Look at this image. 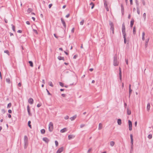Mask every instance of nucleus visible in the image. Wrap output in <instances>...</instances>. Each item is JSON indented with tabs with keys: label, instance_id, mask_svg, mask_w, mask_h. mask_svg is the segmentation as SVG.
<instances>
[{
	"label": "nucleus",
	"instance_id": "nucleus-21",
	"mask_svg": "<svg viewBox=\"0 0 153 153\" xmlns=\"http://www.w3.org/2000/svg\"><path fill=\"white\" fill-rule=\"evenodd\" d=\"M102 128V124L101 123H100L98 126V129L101 130Z\"/></svg>",
	"mask_w": 153,
	"mask_h": 153
},
{
	"label": "nucleus",
	"instance_id": "nucleus-20",
	"mask_svg": "<svg viewBox=\"0 0 153 153\" xmlns=\"http://www.w3.org/2000/svg\"><path fill=\"white\" fill-rule=\"evenodd\" d=\"M117 123L118 125H120L122 124L121 120L120 119H119L117 120Z\"/></svg>",
	"mask_w": 153,
	"mask_h": 153
},
{
	"label": "nucleus",
	"instance_id": "nucleus-40",
	"mask_svg": "<svg viewBox=\"0 0 153 153\" xmlns=\"http://www.w3.org/2000/svg\"><path fill=\"white\" fill-rule=\"evenodd\" d=\"M84 20H82L80 22V24L81 25H83L84 24Z\"/></svg>",
	"mask_w": 153,
	"mask_h": 153
},
{
	"label": "nucleus",
	"instance_id": "nucleus-36",
	"mask_svg": "<svg viewBox=\"0 0 153 153\" xmlns=\"http://www.w3.org/2000/svg\"><path fill=\"white\" fill-rule=\"evenodd\" d=\"M152 137V135L151 134H149L148 136V138L149 139H151Z\"/></svg>",
	"mask_w": 153,
	"mask_h": 153
},
{
	"label": "nucleus",
	"instance_id": "nucleus-12",
	"mask_svg": "<svg viewBox=\"0 0 153 153\" xmlns=\"http://www.w3.org/2000/svg\"><path fill=\"white\" fill-rule=\"evenodd\" d=\"M28 102L31 104L33 103V100L32 98H30L28 100Z\"/></svg>",
	"mask_w": 153,
	"mask_h": 153
},
{
	"label": "nucleus",
	"instance_id": "nucleus-19",
	"mask_svg": "<svg viewBox=\"0 0 153 153\" xmlns=\"http://www.w3.org/2000/svg\"><path fill=\"white\" fill-rule=\"evenodd\" d=\"M75 136L73 135H69L68 136V139L69 140H71Z\"/></svg>",
	"mask_w": 153,
	"mask_h": 153
},
{
	"label": "nucleus",
	"instance_id": "nucleus-52",
	"mask_svg": "<svg viewBox=\"0 0 153 153\" xmlns=\"http://www.w3.org/2000/svg\"><path fill=\"white\" fill-rule=\"evenodd\" d=\"M77 57V55H75L73 57V58L74 59H76Z\"/></svg>",
	"mask_w": 153,
	"mask_h": 153
},
{
	"label": "nucleus",
	"instance_id": "nucleus-64",
	"mask_svg": "<svg viewBox=\"0 0 153 153\" xmlns=\"http://www.w3.org/2000/svg\"><path fill=\"white\" fill-rule=\"evenodd\" d=\"M18 85L19 87H21V83L19 82L18 84Z\"/></svg>",
	"mask_w": 153,
	"mask_h": 153
},
{
	"label": "nucleus",
	"instance_id": "nucleus-2",
	"mask_svg": "<svg viewBox=\"0 0 153 153\" xmlns=\"http://www.w3.org/2000/svg\"><path fill=\"white\" fill-rule=\"evenodd\" d=\"M130 139H131V150L130 153H132V152L133 151V136L132 134H131L130 135Z\"/></svg>",
	"mask_w": 153,
	"mask_h": 153
},
{
	"label": "nucleus",
	"instance_id": "nucleus-25",
	"mask_svg": "<svg viewBox=\"0 0 153 153\" xmlns=\"http://www.w3.org/2000/svg\"><path fill=\"white\" fill-rule=\"evenodd\" d=\"M109 25H110V26H111V27H114V25L113 24V22L111 21H109Z\"/></svg>",
	"mask_w": 153,
	"mask_h": 153
},
{
	"label": "nucleus",
	"instance_id": "nucleus-46",
	"mask_svg": "<svg viewBox=\"0 0 153 153\" xmlns=\"http://www.w3.org/2000/svg\"><path fill=\"white\" fill-rule=\"evenodd\" d=\"M1 112L3 114H4L5 113V111L4 109H2L1 110Z\"/></svg>",
	"mask_w": 153,
	"mask_h": 153
},
{
	"label": "nucleus",
	"instance_id": "nucleus-35",
	"mask_svg": "<svg viewBox=\"0 0 153 153\" xmlns=\"http://www.w3.org/2000/svg\"><path fill=\"white\" fill-rule=\"evenodd\" d=\"M11 103H8L7 105V108H10L11 106Z\"/></svg>",
	"mask_w": 153,
	"mask_h": 153
},
{
	"label": "nucleus",
	"instance_id": "nucleus-63",
	"mask_svg": "<svg viewBox=\"0 0 153 153\" xmlns=\"http://www.w3.org/2000/svg\"><path fill=\"white\" fill-rule=\"evenodd\" d=\"M124 107L125 108H126V107L127 106V104L126 103H124Z\"/></svg>",
	"mask_w": 153,
	"mask_h": 153
},
{
	"label": "nucleus",
	"instance_id": "nucleus-26",
	"mask_svg": "<svg viewBox=\"0 0 153 153\" xmlns=\"http://www.w3.org/2000/svg\"><path fill=\"white\" fill-rule=\"evenodd\" d=\"M104 5L105 7V8L108 10V8L107 6V3L106 1H104Z\"/></svg>",
	"mask_w": 153,
	"mask_h": 153
},
{
	"label": "nucleus",
	"instance_id": "nucleus-50",
	"mask_svg": "<svg viewBox=\"0 0 153 153\" xmlns=\"http://www.w3.org/2000/svg\"><path fill=\"white\" fill-rule=\"evenodd\" d=\"M85 126V125L84 124H82L80 125V127L81 128H82L83 127H84Z\"/></svg>",
	"mask_w": 153,
	"mask_h": 153
},
{
	"label": "nucleus",
	"instance_id": "nucleus-13",
	"mask_svg": "<svg viewBox=\"0 0 153 153\" xmlns=\"http://www.w3.org/2000/svg\"><path fill=\"white\" fill-rule=\"evenodd\" d=\"M67 129L66 128H63V129H61L60 131V132H61V133H64L66 131H67Z\"/></svg>",
	"mask_w": 153,
	"mask_h": 153
},
{
	"label": "nucleus",
	"instance_id": "nucleus-11",
	"mask_svg": "<svg viewBox=\"0 0 153 153\" xmlns=\"http://www.w3.org/2000/svg\"><path fill=\"white\" fill-rule=\"evenodd\" d=\"M43 140L47 143H48L49 141V140L47 137L43 138Z\"/></svg>",
	"mask_w": 153,
	"mask_h": 153
},
{
	"label": "nucleus",
	"instance_id": "nucleus-32",
	"mask_svg": "<svg viewBox=\"0 0 153 153\" xmlns=\"http://www.w3.org/2000/svg\"><path fill=\"white\" fill-rule=\"evenodd\" d=\"M48 83L49 85H50V86H51V87H53V84L52 82L51 81L49 82H48Z\"/></svg>",
	"mask_w": 153,
	"mask_h": 153
},
{
	"label": "nucleus",
	"instance_id": "nucleus-24",
	"mask_svg": "<svg viewBox=\"0 0 153 153\" xmlns=\"http://www.w3.org/2000/svg\"><path fill=\"white\" fill-rule=\"evenodd\" d=\"M28 63L30 64V65L31 67H33V62L32 61H29L28 62Z\"/></svg>",
	"mask_w": 153,
	"mask_h": 153
},
{
	"label": "nucleus",
	"instance_id": "nucleus-51",
	"mask_svg": "<svg viewBox=\"0 0 153 153\" xmlns=\"http://www.w3.org/2000/svg\"><path fill=\"white\" fill-rule=\"evenodd\" d=\"M92 150V149L91 148H90L88 150V153H89Z\"/></svg>",
	"mask_w": 153,
	"mask_h": 153
},
{
	"label": "nucleus",
	"instance_id": "nucleus-53",
	"mask_svg": "<svg viewBox=\"0 0 153 153\" xmlns=\"http://www.w3.org/2000/svg\"><path fill=\"white\" fill-rule=\"evenodd\" d=\"M74 28H73L71 30V32L72 33H74Z\"/></svg>",
	"mask_w": 153,
	"mask_h": 153
},
{
	"label": "nucleus",
	"instance_id": "nucleus-47",
	"mask_svg": "<svg viewBox=\"0 0 153 153\" xmlns=\"http://www.w3.org/2000/svg\"><path fill=\"white\" fill-rule=\"evenodd\" d=\"M64 118L65 120H67L69 118V117L68 115H66L65 117Z\"/></svg>",
	"mask_w": 153,
	"mask_h": 153
},
{
	"label": "nucleus",
	"instance_id": "nucleus-42",
	"mask_svg": "<svg viewBox=\"0 0 153 153\" xmlns=\"http://www.w3.org/2000/svg\"><path fill=\"white\" fill-rule=\"evenodd\" d=\"M146 13H144V14H143V17L144 18V20H145L146 18Z\"/></svg>",
	"mask_w": 153,
	"mask_h": 153
},
{
	"label": "nucleus",
	"instance_id": "nucleus-10",
	"mask_svg": "<svg viewBox=\"0 0 153 153\" xmlns=\"http://www.w3.org/2000/svg\"><path fill=\"white\" fill-rule=\"evenodd\" d=\"M27 111L28 114L29 116H31L32 115L31 113L30 112V107L29 105L27 106Z\"/></svg>",
	"mask_w": 153,
	"mask_h": 153
},
{
	"label": "nucleus",
	"instance_id": "nucleus-48",
	"mask_svg": "<svg viewBox=\"0 0 153 153\" xmlns=\"http://www.w3.org/2000/svg\"><path fill=\"white\" fill-rule=\"evenodd\" d=\"M41 105H42L41 104V103H39L37 105V107L38 108H39V107H40L41 106Z\"/></svg>",
	"mask_w": 153,
	"mask_h": 153
},
{
	"label": "nucleus",
	"instance_id": "nucleus-5",
	"mask_svg": "<svg viewBox=\"0 0 153 153\" xmlns=\"http://www.w3.org/2000/svg\"><path fill=\"white\" fill-rule=\"evenodd\" d=\"M49 131L51 132L53 130V124L52 122H50L49 124Z\"/></svg>",
	"mask_w": 153,
	"mask_h": 153
},
{
	"label": "nucleus",
	"instance_id": "nucleus-34",
	"mask_svg": "<svg viewBox=\"0 0 153 153\" xmlns=\"http://www.w3.org/2000/svg\"><path fill=\"white\" fill-rule=\"evenodd\" d=\"M133 34H136V29H135V27H133Z\"/></svg>",
	"mask_w": 153,
	"mask_h": 153
},
{
	"label": "nucleus",
	"instance_id": "nucleus-9",
	"mask_svg": "<svg viewBox=\"0 0 153 153\" xmlns=\"http://www.w3.org/2000/svg\"><path fill=\"white\" fill-rule=\"evenodd\" d=\"M28 139L27 136L26 135L24 137V143H25L26 144L27 143H28Z\"/></svg>",
	"mask_w": 153,
	"mask_h": 153
},
{
	"label": "nucleus",
	"instance_id": "nucleus-15",
	"mask_svg": "<svg viewBox=\"0 0 153 153\" xmlns=\"http://www.w3.org/2000/svg\"><path fill=\"white\" fill-rule=\"evenodd\" d=\"M149 38H148V39H147V40H146V41H145V47L146 48L147 46V45H148V42L149 41Z\"/></svg>",
	"mask_w": 153,
	"mask_h": 153
},
{
	"label": "nucleus",
	"instance_id": "nucleus-1",
	"mask_svg": "<svg viewBox=\"0 0 153 153\" xmlns=\"http://www.w3.org/2000/svg\"><path fill=\"white\" fill-rule=\"evenodd\" d=\"M122 33H123V38L124 39V42L125 44L126 43V28L124 23L122 24Z\"/></svg>",
	"mask_w": 153,
	"mask_h": 153
},
{
	"label": "nucleus",
	"instance_id": "nucleus-30",
	"mask_svg": "<svg viewBox=\"0 0 153 153\" xmlns=\"http://www.w3.org/2000/svg\"><path fill=\"white\" fill-rule=\"evenodd\" d=\"M11 26H12V29L15 32H16V30H15V26L13 24H12L11 25Z\"/></svg>",
	"mask_w": 153,
	"mask_h": 153
},
{
	"label": "nucleus",
	"instance_id": "nucleus-54",
	"mask_svg": "<svg viewBox=\"0 0 153 153\" xmlns=\"http://www.w3.org/2000/svg\"><path fill=\"white\" fill-rule=\"evenodd\" d=\"M27 13H31V10H27Z\"/></svg>",
	"mask_w": 153,
	"mask_h": 153
},
{
	"label": "nucleus",
	"instance_id": "nucleus-43",
	"mask_svg": "<svg viewBox=\"0 0 153 153\" xmlns=\"http://www.w3.org/2000/svg\"><path fill=\"white\" fill-rule=\"evenodd\" d=\"M119 77H120V80H122V74H121L120 73V74H119Z\"/></svg>",
	"mask_w": 153,
	"mask_h": 153
},
{
	"label": "nucleus",
	"instance_id": "nucleus-27",
	"mask_svg": "<svg viewBox=\"0 0 153 153\" xmlns=\"http://www.w3.org/2000/svg\"><path fill=\"white\" fill-rule=\"evenodd\" d=\"M145 33L144 32H143L142 33V39L143 41H144L145 40Z\"/></svg>",
	"mask_w": 153,
	"mask_h": 153
},
{
	"label": "nucleus",
	"instance_id": "nucleus-38",
	"mask_svg": "<svg viewBox=\"0 0 153 153\" xmlns=\"http://www.w3.org/2000/svg\"><path fill=\"white\" fill-rule=\"evenodd\" d=\"M24 143V148L25 149H26L27 147V146L28 144V143H26V144H25V143Z\"/></svg>",
	"mask_w": 153,
	"mask_h": 153
},
{
	"label": "nucleus",
	"instance_id": "nucleus-45",
	"mask_svg": "<svg viewBox=\"0 0 153 153\" xmlns=\"http://www.w3.org/2000/svg\"><path fill=\"white\" fill-rule=\"evenodd\" d=\"M46 90L48 93V94L50 95H51V94L50 93L49 91L47 89H46Z\"/></svg>",
	"mask_w": 153,
	"mask_h": 153
},
{
	"label": "nucleus",
	"instance_id": "nucleus-41",
	"mask_svg": "<svg viewBox=\"0 0 153 153\" xmlns=\"http://www.w3.org/2000/svg\"><path fill=\"white\" fill-rule=\"evenodd\" d=\"M55 145L56 146H57L58 145V143L57 140H56L55 142Z\"/></svg>",
	"mask_w": 153,
	"mask_h": 153
},
{
	"label": "nucleus",
	"instance_id": "nucleus-57",
	"mask_svg": "<svg viewBox=\"0 0 153 153\" xmlns=\"http://www.w3.org/2000/svg\"><path fill=\"white\" fill-rule=\"evenodd\" d=\"M8 112L9 113H12V110L10 109H9L8 110Z\"/></svg>",
	"mask_w": 153,
	"mask_h": 153
},
{
	"label": "nucleus",
	"instance_id": "nucleus-3",
	"mask_svg": "<svg viewBox=\"0 0 153 153\" xmlns=\"http://www.w3.org/2000/svg\"><path fill=\"white\" fill-rule=\"evenodd\" d=\"M6 81L7 83L10 84L11 83V76L10 74H6L5 76Z\"/></svg>",
	"mask_w": 153,
	"mask_h": 153
},
{
	"label": "nucleus",
	"instance_id": "nucleus-18",
	"mask_svg": "<svg viewBox=\"0 0 153 153\" xmlns=\"http://www.w3.org/2000/svg\"><path fill=\"white\" fill-rule=\"evenodd\" d=\"M58 59L59 60H63L64 61H65V59H64V58L63 57H62L61 56H59L58 57Z\"/></svg>",
	"mask_w": 153,
	"mask_h": 153
},
{
	"label": "nucleus",
	"instance_id": "nucleus-8",
	"mask_svg": "<svg viewBox=\"0 0 153 153\" xmlns=\"http://www.w3.org/2000/svg\"><path fill=\"white\" fill-rule=\"evenodd\" d=\"M63 149V147H62L59 148L57 151L56 153H61L62 152Z\"/></svg>",
	"mask_w": 153,
	"mask_h": 153
},
{
	"label": "nucleus",
	"instance_id": "nucleus-56",
	"mask_svg": "<svg viewBox=\"0 0 153 153\" xmlns=\"http://www.w3.org/2000/svg\"><path fill=\"white\" fill-rule=\"evenodd\" d=\"M26 23L27 25H30V22L29 21H26Z\"/></svg>",
	"mask_w": 153,
	"mask_h": 153
},
{
	"label": "nucleus",
	"instance_id": "nucleus-55",
	"mask_svg": "<svg viewBox=\"0 0 153 153\" xmlns=\"http://www.w3.org/2000/svg\"><path fill=\"white\" fill-rule=\"evenodd\" d=\"M70 14H68L65 17L67 18H68L70 16Z\"/></svg>",
	"mask_w": 153,
	"mask_h": 153
},
{
	"label": "nucleus",
	"instance_id": "nucleus-17",
	"mask_svg": "<svg viewBox=\"0 0 153 153\" xmlns=\"http://www.w3.org/2000/svg\"><path fill=\"white\" fill-rule=\"evenodd\" d=\"M150 103H148L147 105V111H149L150 110Z\"/></svg>",
	"mask_w": 153,
	"mask_h": 153
},
{
	"label": "nucleus",
	"instance_id": "nucleus-7",
	"mask_svg": "<svg viewBox=\"0 0 153 153\" xmlns=\"http://www.w3.org/2000/svg\"><path fill=\"white\" fill-rule=\"evenodd\" d=\"M61 21L63 25V26H64L65 29L66 28V26L65 21H64V20L62 18H61Z\"/></svg>",
	"mask_w": 153,
	"mask_h": 153
},
{
	"label": "nucleus",
	"instance_id": "nucleus-44",
	"mask_svg": "<svg viewBox=\"0 0 153 153\" xmlns=\"http://www.w3.org/2000/svg\"><path fill=\"white\" fill-rule=\"evenodd\" d=\"M4 52L6 53L7 54L9 55V52L8 50H5L4 51Z\"/></svg>",
	"mask_w": 153,
	"mask_h": 153
},
{
	"label": "nucleus",
	"instance_id": "nucleus-33",
	"mask_svg": "<svg viewBox=\"0 0 153 153\" xmlns=\"http://www.w3.org/2000/svg\"><path fill=\"white\" fill-rule=\"evenodd\" d=\"M110 145L111 146H113L114 144V141H112L110 142Z\"/></svg>",
	"mask_w": 153,
	"mask_h": 153
},
{
	"label": "nucleus",
	"instance_id": "nucleus-28",
	"mask_svg": "<svg viewBox=\"0 0 153 153\" xmlns=\"http://www.w3.org/2000/svg\"><path fill=\"white\" fill-rule=\"evenodd\" d=\"M90 6L91 7V9H92L93 8L94 6V4L93 3H92V2L90 4Z\"/></svg>",
	"mask_w": 153,
	"mask_h": 153
},
{
	"label": "nucleus",
	"instance_id": "nucleus-62",
	"mask_svg": "<svg viewBox=\"0 0 153 153\" xmlns=\"http://www.w3.org/2000/svg\"><path fill=\"white\" fill-rule=\"evenodd\" d=\"M8 117L9 118H11V116L10 114H8Z\"/></svg>",
	"mask_w": 153,
	"mask_h": 153
},
{
	"label": "nucleus",
	"instance_id": "nucleus-58",
	"mask_svg": "<svg viewBox=\"0 0 153 153\" xmlns=\"http://www.w3.org/2000/svg\"><path fill=\"white\" fill-rule=\"evenodd\" d=\"M130 3L131 5H132L133 4L132 0H130Z\"/></svg>",
	"mask_w": 153,
	"mask_h": 153
},
{
	"label": "nucleus",
	"instance_id": "nucleus-49",
	"mask_svg": "<svg viewBox=\"0 0 153 153\" xmlns=\"http://www.w3.org/2000/svg\"><path fill=\"white\" fill-rule=\"evenodd\" d=\"M125 61L126 62V64L127 65L128 64V59H125Z\"/></svg>",
	"mask_w": 153,
	"mask_h": 153
},
{
	"label": "nucleus",
	"instance_id": "nucleus-60",
	"mask_svg": "<svg viewBox=\"0 0 153 153\" xmlns=\"http://www.w3.org/2000/svg\"><path fill=\"white\" fill-rule=\"evenodd\" d=\"M54 36L55 38H56L57 39H58V37L56 36V34H54Z\"/></svg>",
	"mask_w": 153,
	"mask_h": 153
},
{
	"label": "nucleus",
	"instance_id": "nucleus-61",
	"mask_svg": "<svg viewBox=\"0 0 153 153\" xmlns=\"http://www.w3.org/2000/svg\"><path fill=\"white\" fill-rule=\"evenodd\" d=\"M61 95L63 97H65L66 95L65 94H62Z\"/></svg>",
	"mask_w": 153,
	"mask_h": 153
},
{
	"label": "nucleus",
	"instance_id": "nucleus-31",
	"mask_svg": "<svg viewBox=\"0 0 153 153\" xmlns=\"http://www.w3.org/2000/svg\"><path fill=\"white\" fill-rule=\"evenodd\" d=\"M40 131L42 134H44L45 133V129H43L41 130Z\"/></svg>",
	"mask_w": 153,
	"mask_h": 153
},
{
	"label": "nucleus",
	"instance_id": "nucleus-22",
	"mask_svg": "<svg viewBox=\"0 0 153 153\" xmlns=\"http://www.w3.org/2000/svg\"><path fill=\"white\" fill-rule=\"evenodd\" d=\"M110 29L111 30V32L113 34H114V27H110Z\"/></svg>",
	"mask_w": 153,
	"mask_h": 153
},
{
	"label": "nucleus",
	"instance_id": "nucleus-39",
	"mask_svg": "<svg viewBox=\"0 0 153 153\" xmlns=\"http://www.w3.org/2000/svg\"><path fill=\"white\" fill-rule=\"evenodd\" d=\"M132 89H129V97H130L131 94V92H132Z\"/></svg>",
	"mask_w": 153,
	"mask_h": 153
},
{
	"label": "nucleus",
	"instance_id": "nucleus-59",
	"mask_svg": "<svg viewBox=\"0 0 153 153\" xmlns=\"http://www.w3.org/2000/svg\"><path fill=\"white\" fill-rule=\"evenodd\" d=\"M22 30H19L17 31V32L19 33H22Z\"/></svg>",
	"mask_w": 153,
	"mask_h": 153
},
{
	"label": "nucleus",
	"instance_id": "nucleus-6",
	"mask_svg": "<svg viewBox=\"0 0 153 153\" xmlns=\"http://www.w3.org/2000/svg\"><path fill=\"white\" fill-rule=\"evenodd\" d=\"M128 124L129 126V130L130 131H131L132 130V123L131 121L129 120L128 121Z\"/></svg>",
	"mask_w": 153,
	"mask_h": 153
},
{
	"label": "nucleus",
	"instance_id": "nucleus-29",
	"mask_svg": "<svg viewBox=\"0 0 153 153\" xmlns=\"http://www.w3.org/2000/svg\"><path fill=\"white\" fill-rule=\"evenodd\" d=\"M31 124V121H28V126L30 128H32V126H31V125L30 124Z\"/></svg>",
	"mask_w": 153,
	"mask_h": 153
},
{
	"label": "nucleus",
	"instance_id": "nucleus-16",
	"mask_svg": "<svg viewBox=\"0 0 153 153\" xmlns=\"http://www.w3.org/2000/svg\"><path fill=\"white\" fill-rule=\"evenodd\" d=\"M77 115L76 114L73 117H71L70 118V119L71 120V121H73L74 120L76 117Z\"/></svg>",
	"mask_w": 153,
	"mask_h": 153
},
{
	"label": "nucleus",
	"instance_id": "nucleus-23",
	"mask_svg": "<svg viewBox=\"0 0 153 153\" xmlns=\"http://www.w3.org/2000/svg\"><path fill=\"white\" fill-rule=\"evenodd\" d=\"M127 114L128 115H130L131 114V111L130 110H129V109L128 108H127Z\"/></svg>",
	"mask_w": 153,
	"mask_h": 153
},
{
	"label": "nucleus",
	"instance_id": "nucleus-4",
	"mask_svg": "<svg viewBox=\"0 0 153 153\" xmlns=\"http://www.w3.org/2000/svg\"><path fill=\"white\" fill-rule=\"evenodd\" d=\"M119 62L118 61L117 57V55H115L114 58L113 65L114 66H117L118 65Z\"/></svg>",
	"mask_w": 153,
	"mask_h": 153
},
{
	"label": "nucleus",
	"instance_id": "nucleus-37",
	"mask_svg": "<svg viewBox=\"0 0 153 153\" xmlns=\"http://www.w3.org/2000/svg\"><path fill=\"white\" fill-rule=\"evenodd\" d=\"M59 85L62 87H63L64 86V84L62 82H59Z\"/></svg>",
	"mask_w": 153,
	"mask_h": 153
},
{
	"label": "nucleus",
	"instance_id": "nucleus-14",
	"mask_svg": "<svg viewBox=\"0 0 153 153\" xmlns=\"http://www.w3.org/2000/svg\"><path fill=\"white\" fill-rule=\"evenodd\" d=\"M134 22V20L133 19H132L130 22V27H133Z\"/></svg>",
	"mask_w": 153,
	"mask_h": 153
}]
</instances>
